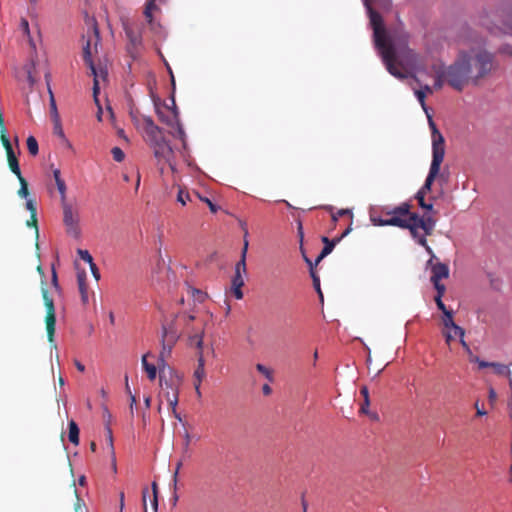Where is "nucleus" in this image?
<instances>
[{"instance_id": "f257e3e1", "label": "nucleus", "mask_w": 512, "mask_h": 512, "mask_svg": "<svg viewBox=\"0 0 512 512\" xmlns=\"http://www.w3.org/2000/svg\"><path fill=\"white\" fill-rule=\"evenodd\" d=\"M409 34L402 27L389 30V41L378 50L388 72L397 79L412 77L413 72L428 73L423 57L409 47Z\"/></svg>"}, {"instance_id": "f03ea898", "label": "nucleus", "mask_w": 512, "mask_h": 512, "mask_svg": "<svg viewBox=\"0 0 512 512\" xmlns=\"http://www.w3.org/2000/svg\"><path fill=\"white\" fill-rule=\"evenodd\" d=\"M411 205L407 202L394 207L392 210L383 211L386 218L371 216L373 224L378 226H396L403 229H409L412 237L419 245L432 255L433 251L428 245L426 236H430L436 225V220L431 216H419L410 212Z\"/></svg>"}, {"instance_id": "7ed1b4c3", "label": "nucleus", "mask_w": 512, "mask_h": 512, "mask_svg": "<svg viewBox=\"0 0 512 512\" xmlns=\"http://www.w3.org/2000/svg\"><path fill=\"white\" fill-rule=\"evenodd\" d=\"M430 129L432 137V162L430 165L429 173L426 177L424 185L416 194V199L421 208L431 211L433 205L426 203L425 195L431 191L433 182L437 177H441L440 168L445 156V140L441 132L438 130L434 121L430 119Z\"/></svg>"}, {"instance_id": "20e7f679", "label": "nucleus", "mask_w": 512, "mask_h": 512, "mask_svg": "<svg viewBox=\"0 0 512 512\" xmlns=\"http://www.w3.org/2000/svg\"><path fill=\"white\" fill-rule=\"evenodd\" d=\"M467 69L472 76V84L478 85L479 82L488 77L496 69L494 56L484 49H473L470 52L460 54Z\"/></svg>"}, {"instance_id": "39448f33", "label": "nucleus", "mask_w": 512, "mask_h": 512, "mask_svg": "<svg viewBox=\"0 0 512 512\" xmlns=\"http://www.w3.org/2000/svg\"><path fill=\"white\" fill-rule=\"evenodd\" d=\"M195 320V316L189 315L188 321L186 323V329L188 331V341L189 345L196 346L198 349L197 353V361L198 365L197 368L194 371V383L201 384L202 380L206 376L205 372V360L203 356V336L205 332V322L204 321H198L197 326L190 327V322Z\"/></svg>"}, {"instance_id": "423d86ee", "label": "nucleus", "mask_w": 512, "mask_h": 512, "mask_svg": "<svg viewBox=\"0 0 512 512\" xmlns=\"http://www.w3.org/2000/svg\"><path fill=\"white\" fill-rule=\"evenodd\" d=\"M93 39L95 40V47H97V44L100 40L99 38V31L96 26V23H93V35L89 36L88 40L83 46V59L86 63V65L89 67L91 74L94 76L93 81V96L95 99V102L98 103L97 95L99 93V78H102L103 80L107 77V71L103 68L97 69L95 64L92 60V50H91V44Z\"/></svg>"}, {"instance_id": "0eeeda50", "label": "nucleus", "mask_w": 512, "mask_h": 512, "mask_svg": "<svg viewBox=\"0 0 512 512\" xmlns=\"http://www.w3.org/2000/svg\"><path fill=\"white\" fill-rule=\"evenodd\" d=\"M444 70L446 72V82L457 91H462L465 86L472 83V76L469 73L471 71L467 69V65L461 55L452 65Z\"/></svg>"}, {"instance_id": "6e6552de", "label": "nucleus", "mask_w": 512, "mask_h": 512, "mask_svg": "<svg viewBox=\"0 0 512 512\" xmlns=\"http://www.w3.org/2000/svg\"><path fill=\"white\" fill-rule=\"evenodd\" d=\"M248 250V241L244 242V246L241 251L240 260L235 265L234 275L231 280V291L236 299L240 300L243 298V292L241 288L244 286V276L247 274L246 267V254Z\"/></svg>"}, {"instance_id": "1a4fd4ad", "label": "nucleus", "mask_w": 512, "mask_h": 512, "mask_svg": "<svg viewBox=\"0 0 512 512\" xmlns=\"http://www.w3.org/2000/svg\"><path fill=\"white\" fill-rule=\"evenodd\" d=\"M42 298L46 308L45 324L47 331L48 341L54 343L55 325H56V311L53 299L49 296L46 282L42 280L41 286Z\"/></svg>"}, {"instance_id": "9d476101", "label": "nucleus", "mask_w": 512, "mask_h": 512, "mask_svg": "<svg viewBox=\"0 0 512 512\" xmlns=\"http://www.w3.org/2000/svg\"><path fill=\"white\" fill-rule=\"evenodd\" d=\"M364 3L373 28L375 46L379 49L389 41V31H386L381 15L370 6L368 0H365Z\"/></svg>"}, {"instance_id": "9b49d317", "label": "nucleus", "mask_w": 512, "mask_h": 512, "mask_svg": "<svg viewBox=\"0 0 512 512\" xmlns=\"http://www.w3.org/2000/svg\"><path fill=\"white\" fill-rule=\"evenodd\" d=\"M150 147L153 149L154 156L159 163H167L172 171L175 170V165L173 162L174 151L166 138L157 142V144H152Z\"/></svg>"}, {"instance_id": "f8f14e48", "label": "nucleus", "mask_w": 512, "mask_h": 512, "mask_svg": "<svg viewBox=\"0 0 512 512\" xmlns=\"http://www.w3.org/2000/svg\"><path fill=\"white\" fill-rule=\"evenodd\" d=\"M63 209V222L66 226L67 233L72 236H78L79 234V216L78 213L73 209L72 205L68 202L61 203Z\"/></svg>"}, {"instance_id": "ddd939ff", "label": "nucleus", "mask_w": 512, "mask_h": 512, "mask_svg": "<svg viewBox=\"0 0 512 512\" xmlns=\"http://www.w3.org/2000/svg\"><path fill=\"white\" fill-rule=\"evenodd\" d=\"M142 120L143 128L141 131L144 133V139L149 146L157 144L165 138L163 130L154 123L152 118H143Z\"/></svg>"}, {"instance_id": "4468645a", "label": "nucleus", "mask_w": 512, "mask_h": 512, "mask_svg": "<svg viewBox=\"0 0 512 512\" xmlns=\"http://www.w3.org/2000/svg\"><path fill=\"white\" fill-rule=\"evenodd\" d=\"M172 104V108L167 105L160 106L157 103L155 104L156 114L159 120L170 127H174V124H177V121L179 120L174 99H172Z\"/></svg>"}, {"instance_id": "2eb2a0df", "label": "nucleus", "mask_w": 512, "mask_h": 512, "mask_svg": "<svg viewBox=\"0 0 512 512\" xmlns=\"http://www.w3.org/2000/svg\"><path fill=\"white\" fill-rule=\"evenodd\" d=\"M0 140H1V143L6 151L8 166H9L11 172L13 174H15L16 177H20V175H22V173L20 170L19 161L13 151L11 142H10L9 138L7 137L6 133L0 134Z\"/></svg>"}, {"instance_id": "dca6fc26", "label": "nucleus", "mask_w": 512, "mask_h": 512, "mask_svg": "<svg viewBox=\"0 0 512 512\" xmlns=\"http://www.w3.org/2000/svg\"><path fill=\"white\" fill-rule=\"evenodd\" d=\"M350 231H351V228H350V227H348V228H347V229H346V230L341 234V236H340V237H338V238H336V239H334V240H329V238H328V237H325V236H324V237H322V242L324 243V247H323V249H322L321 253L317 256V258H316V260H315V263H314V264H315V265H317L318 263H320V261H321L323 258H325L327 255H329V254L333 251V249H334V247H335L336 243H338V242H339V241H341L345 236H347V235L350 233Z\"/></svg>"}, {"instance_id": "f3484780", "label": "nucleus", "mask_w": 512, "mask_h": 512, "mask_svg": "<svg viewBox=\"0 0 512 512\" xmlns=\"http://www.w3.org/2000/svg\"><path fill=\"white\" fill-rule=\"evenodd\" d=\"M177 340L176 332L168 329L165 325L162 327V352L160 353V359L164 361V353H170L172 346Z\"/></svg>"}, {"instance_id": "a211bd4d", "label": "nucleus", "mask_w": 512, "mask_h": 512, "mask_svg": "<svg viewBox=\"0 0 512 512\" xmlns=\"http://www.w3.org/2000/svg\"><path fill=\"white\" fill-rule=\"evenodd\" d=\"M180 383H181V379L176 375H172V372H170V377H169V379H167L165 372L160 371L159 384L164 392L167 390L172 391V387L175 386V392L179 393Z\"/></svg>"}, {"instance_id": "6ab92c4d", "label": "nucleus", "mask_w": 512, "mask_h": 512, "mask_svg": "<svg viewBox=\"0 0 512 512\" xmlns=\"http://www.w3.org/2000/svg\"><path fill=\"white\" fill-rule=\"evenodd\" d=\"M449 276V268L444 263H437L432 267V282H438L441 279L447 278Z\"/></svg>"}, {"instance_id": "aec40b11", "label": "nucleus", "mask_w": 512, "mask_h": 512, "mask_svg": "<svg viewBox=\"0 0 512 512\" xmlns=\"http://www.w3.org/2000/svg\"><path fill=\"white\" fill-rule=\"evenodd\" d=\"M432 70L434 72L435 77L434 88L436 90H440L443 87L444 82L446 81V72L443 69V67L438 64H433Z\"/></svg>"}, {"instance_id": "412c9836", "label": "nucleus", "mask_w": 512, "mask_h": 512, "mask_svg": "<svg viewBox=\"0 0 512 512\" xmlns=\"http://www.w3.org/2000/svg\"><path fill=\"white\" fill-rule=\"evenodd\" d=\"M53 176H54V180H55L58 192L60 194L61 203L67 202V197H66L67 187H66L65 181L61 178L60 170L55 169L53 171Z\"/></svg>"}, {"instance_id": "4be33fe9", "label": "nucleus", "mask_w": 512, "mask_h": 512, "mask_svg": "<svg viewBox=\"0 0 512 512\" xmlns=\"http://www.w3.org/2000/svg\"><path fill=\"white\" fill-rule=\"evenodd\" d=\"M78 288L81 295V301L86 305L89 301L88 285L86 283V274L83 272L77 276Z\"/></svg>"}, {"instance_id": "5701e85b", "label": "nucleus", "mask_w": 512, "mask_h": 512, "mask_svg": "<svg viewBox=\"0 0 512 512\" xmlns=\"http://www.w3.org/2000/svg\"><path fill=\"white\" fill-rule=\"evenodd\" d=\"M151 356L150 353H146L142 356V367L144 369V371L147 373V377L149 378V380L153 381L155 380L156 376H157V368L154 364H150L148 363L147 361V358Z\"/></svg>"}, {"instance_id": "b1692460", "label": "nucleus", "mask_w": 512, "mask_h": 512, "mask_svg": "<svg viewBox=\"0 0 512 512\" xmlns=\"http://www.w3.org/2000/svg\"><path fill=\"white\" fill-rule=\"evenodd\" d=\"M68 428H69V432H68L69 441L74 445H78L79 444V427H78L77 423L74 420L69 421Z\"/></svg>"}, {"instance_id": "393cba45", "label": "nucleus", "mask_w": 512, "mask_h": 512, "mask_svg": "<svg viewBox=\"0 0 512 512\" xmlns=\"http://www.w3.org/2000/svg\"><path fill=\"white\" fill-rule=\"evenodd\" d=\"M178 392H175V386L172 387V395H169V392H165V398L168 402L169 407L171 408L174 416L180 419L179 415L176 412V407L178 404Z\"/></svg>"}, {"instance_id": "a878e982", "label": "nucleus", "mask_w": 512, "mask_h": 512, "mask_svg": "<svg viewBox=\"0 0 512 512\" xmlns=\"http://www.w3.org/2000/svg\"><path fill=\"white\" fill-rule=\"evenodd\" d=\"M194 198L193 192L190 193L186 189L179 187L177 192V201L182 205H186L187 202H192Z\"/></svg>"}, {"instance_id": "bb28decb", "label": "nucleus", "mask_w": 512, "mask_h": 512, "mask_svg": "<svg viewBox=\"0 0 512 512\" xmlns=\"http://www.w3.org/2000/svg\"><path fill=\"white\" fill-rule=\"evenodd\" d=\"M130 117H131L133 124L135 125V127L138 130H142V128H143V120H142L143 118H151L150 116L142 115L138 111H133V110L130 111Z\"/></svg>"}, {"instance_id": "cd10ccee", "label": "nucleus", "mask_w": 512, "mask_h": 512, "mask_svg": "<svg viewBox=\"0 0 512 512\" xmlns=\"http://www.w3.org/2000/svg\"><path fill=\"white\" fill-rule=\"evenodd\" d=\"M157 9V6L155 5V2L149 0L146 3L145 9H144V16L147 20V22L151 25L153 23V11Z\"/></svg>"}, {"instance_id": "c85d7f7f", "label": "nucleus", "mask_w": 512, "mask_h": 512, "mask_svg": "<svg viewBox=\"0 0 512 512\" xmlns=\"http://www.w3.org/2000/svg\"><path fill=\"white\" fill-rule=\"evenodd\" d=\"M305 261H306V263L310 267V273H311V277L313 279V286L317 290V292L319 293L320 297H322V292H321V289H320V280H319V277L316 276L315 272L313 271V263L307 257H305Z\"/></svg>"}, {"instance_id": "c756f323", "label": "nucleus", "mask_w": 512, "mask_h": 512, "mask_svg": "<svg viewBox=\"0 0 512 512\" xmlns=\"http://www.w3.org/2000/svg\"><path fill=\"white\" fill-rule=\"evenodd\" d=\"M48 92H49V96H50L51 115H52L53 121L54 122H58L59 114H58V111H57L56 101H55L53 92H52V90H51L49 85H48Z\"/></svg>"}, {"instance_id": "7c9ffc66", "label": "nucleus", "mask_w": 512, "mask_h": 512, "mask_svg": "<svg viewBox=\"0 0 512 512\" xmlns=\"http://www.w3.org/2000/svg\"><path fill=\"white\" fill-rule=\"evenodd\" d=\"M17 178L20 183V188H19L17 194L21 198H27L29 195L28 182L22 175H20V177H17Z\"/></svg>"}, {"instance_id": "2f4dec72", "label": "nucleus", "mask_w": 512, "mask_h": 512, "mask_svg": "<svg viewBox=\"0 0 512 512\" xmlns=\"http://www.w3.org/2000/svg\"><path fill=\"white\" fill-rule=\"evenodd\" d=\"M171 128L174 129L171 132V134L174 137L180 139L183 142V144H185V137H186V135H185V131H184L182 125L180 124V121L178 120L177 124H174V127H171Z\"/></svg>"}, {"instance_id": "473e14b6", "label": "nucleus", "mask_w": 512, "mask_h": 512, "mask_svg": "<svg viewBox=\"0 0 512 512\" xmlns=\"http://www.w3.org/2000/svg\"><path fill=\"white\" fill-rule=\"evenodd\" d=\"M27 148L31 155L35 156L38 154L39 148H38V142L33 136H29L27 138Z\"/></svg>"}, {"instance_id": "72a5a7b5", "label": "nucleus", "mask_w": 512, "mask_h": 512, "mask_svg": "<svg viewBox=\"0 0 512 512\" xmlns=\"http://www.w3.org/2000/svg\"><path fill=\"white\" fill-rule=\"evenodd\" d=\"M491 368H493L495 373L498 375H506L507 377L511 376V371L504 364L493 362V365L491 366Z\"/></svg>"}, {"instance_id": "f704fd0d", "label": "nucleus", "mask_w": 512, "mask_h": 512, "mask_svg": "<svg viewBox=\"0 0 512 512\" xmlns=\"http://www.w3.org/2000/svg\"><path fill=\"white\" fill-rule=\"evenodd\" d=\"M193 195L195 198H198L200 201L206 203L212 213H216L218 208L217 206L207 197L201 196L198 192L193 191Z\"/></svg>"}, {"instance_id": "c9c22d12", "label": "nucleus", "mask_w": 512, "mask_h": 512, "mask_svg": "<svg viewBox=\"0 0 512 512\" xmlns=\"http://www.w3.org/2000/svg\"><path fill=\"white\" fill-rule=\"evenodd\" d=\"M443 315V325L445 326V328L453 329L457 325L453 320V312L450 310L448 312H445Z\"/></svg>"}, {"instance_id": "e433bc0d", "label": "nucleus", "mask_w": 512, "mask_h": 512, "mask_svg": "<svg viewBox=\"0 0 512 512\" xmlns=\"http://www.w3.org/2000/svg\"><path fill=\"white\" fill-rule=\"evenodd\" d=\"M415 96L417 97L418 101L420 102L423 110L427 113L428 116V122L430 123V118H432L430 115H428V111L425 104V92L424 90H415ZM433 121V119H431Z\"/></svg>"}, {"instance_id": "4c0bfd02", "label": "nucleus", "mask_w": 512, "mask_h": 512, "mask_svg": "<svg viewBox=\"0 0 512 512\" xmlns=\"http://www.w3.org/2000/svg\"><path fill=\"white\" fill-rule=\"evenodd\" d=\"M369 405L370 404H366V400H364L363 404L361 405V408H360V413L368 415L370 417V419L377 421L379 419L378 414L375 412H370Z\"/></svg>"}, {"instance_id": "58836bf2", "label": "nucleus", "mask_w": 512, "mask_h": 512, "mask_svg": "<svg viewBox=\"0 0 512 512\" xmlns=\"http://www.w3.org/2000/svg\"><path fill=\"white\" fill-rule=\"evenodd\" d=\"M256 369L258 372H260L262 375L265 376L269 381H273V372L264 366L263 364H257Z\"/></svg>"}, {"instance_id": "ea45409f", "label": "nucleus", "mask_w": 512, "mask_h": 512, "mask_svg": "<svg viewBox=\"0 0 512 512\" xmlns=\"http://www.w3.org/2000/svg\"><path fill=\"white\" fill-rule=\"evenodd\" d=\"M111 153H112L113 159L116 162H122L125 158L124 152L119 147L112 148Z\"/></svg>"}, {"instance_id": "a19ab883", "label": "nucleus", "mask_w": 512, "mask_h": 512, "mask_svg": "<svg viewBox=\"0 0 512 512\" xmlns=\"http://www.w3.org/2000/svg\"><path fill=\"white\" fill-rule=\"evenodd\" d=\"M126 35L133 46H137L141 43V39L131 29H126Z\"/></svg>"}, {"instance_id": "79ce46f5", "label": "nucleus", "mask_w": 512, "mask_h": 512, "mask_svg": "<svg viewBox=\"0 0 512 512\" xmlns=\"http://www.w3.org/2000/svg\"><path fill=\"white\" fill-rule=\"evenodd\" d=\"M26 225L35 229L36 238L39 237L38 220L37 215H30V219L27 220Z\"/></svg>"}, {"instance_id": "37998d69", "label": "nucleus", "mask_w": 512, "mask_h": 512, "mask_svg": "<svg viewBox=\"0 0 512 512\" xmlns=\"http://www.w3.org/2000/svg\"><path fill=\"white\" fill-rule=\"evenodd\" d=\"M78 255H79L80 259L87 262L89 264V266L94 263L93 258L88 250L79 249Z\"/></svg>"}, {"instance_id": "c03bdc74", "label": "nucleus", "mask_w": 512, "mask_h": 512, "mask_svg": "<svg viewBox=\"0 0 512 512\" xmlns=\"http://www.w3.org/2000/svg\"><path fill=\"white\" fill-rule=\"evenodd\" d=\"M108 442H109L111 455H112L113 470L116 471V458H115V452H114V447H113L112 431L110 429H108Z\"/></svg>"}, {"instance_id": "a18cd8bd", "label": "nucleus", "mask_w": 512, "mask_h": 512, "mask_svg": "<svg viewBox=\"0 0 512 512\" xmlns=\"http://www.w3.org/2000/svg\"><path fill=\"white\" fill-rule=\"evenodd\" d=\"M189 292L192 293V296L194 298L195 301H198V302H203L206 298V294L203 293L202 291L200 290H197V289H194V288H189Z\"/></svg>"}, {"instance_id": "49530a36", "label": "nucleus", "mask_w": 512, "mask_h": 512, "mask_svg": "<svg viewBox=\"0 0 512 512\" xmlns=\"http://www.w3.org/2000/svg\"><path fill=\"white\" fill-rule=\"evenodd\" d=\"M75 495H76V502L74 504L75 512H80L82 510H85L86 509L85 502L79 497L76 489H75Z\"/></svg>"}, {"instance_id": "de8ad7c7", "label": "nucleus", "mask_w": 512, "mask_h": 512, "mask_svg": "<svg viewBox=\"0 0 512 512\" xmlns=\"http://www.w3.org/2000/svg\"><path fill=\"white\" fill-rule=\"evenodd\" d=\"M26 209L30 212V215H37L36 202L33 199L26 201Z\"/></svg>"}, {"instance_id": "09e8293b", "label": "nucleus", "mask_w": 512, "mask_h": 512, "mask_svg": "<svg viewBox=\"0 0 512 512\" xmlns=\"http://www.w3.org/2000/svg\"><path fill=\"white\" fill-rule=\"evenodd\" d=\"M436 291H437V295L436 296H440V297H443L444 293H445V286L443 284L440 283V281L438 282H432Z\"/></svg>"}, {"instance_id": "8fccbe9b", "label": "nucleus", "mask_w": 512, "mask_h": 512, "mask_svg": "<svg viewBox=\"0 0 512 512\" xmlns=\"http://www.w3.org/2000/svg\"><path fill=\"white\" fill-rule=\"evenodd\" d=\"M435 303L438 307L439 310L442 311V313L444 314L445 312H448L449 310L446 308L445 304L443 303L442 301V297L440 296H435Z\"/></svg>"}, {"instance_id": "3c124183", "label": "nucleus", "mask_w": 512, "mask_h": 512, "mask_svg": "<svg viewBox=\"0 0 512 512\" xmlns=\"http://www.w3.org/2000/svg\"><path fill=\"white\" fill-rule=\"evenodd\" d=\"M471 361L477 362L479 365V368H487V367H491L493 365V362L483 361V360H480L478 357H474L473 359H471Z\"/></svg>"}, {"instance_id": "603ef678", "label": "nucleus", "mask_w": 512, "mask_h": 512, "mask_svg": "<svg viewBox=\"0 0 512 512\" xmlns=\"http://www.w3.org/2000/svg\"><path fill=\"white\" fill-rule=\"evenodd\" d=\"M360 394L363 397V400H366V404H370L369 390L366 386L361 387Z\"/></svg>"}, {"instance_id": "864d4df0", "label": "nucleus", "mask_w": 512, "mask_h": 512, "mask_svg": "<svg viewBox=\"0 0 512 512\" xmlns=\"http://www.w3.org/2000/svg\"><path fill=\"white\" fill-rule=\"evenodd\" d=\"M20 27H21V29L23 30V32H24L27 36H29V34H30V30H29V23H28V21H27L25 18H22V19H21Z\"/></svg>"}, {"instance_id": "5fc2aeb1", "label": "nucleus", "mask_w": 512, "mask_h": 512, "mask_svg": "<svg viewBox=\"0 0 512 512\" xmlns=\"http://www.w3.org/2000/svg\"><path fill=\"white\" fill-rule=\"evenodd\" d=\"M344 215H350V217L352 218V213L349 210L342 209V210L338 211L337 215H332L333 221H337L338 216H344Z\"/></svg>"}, {"instance_id": "6e6d98bb", "label": "nucleus", "mask_w": 512, "mask_h": 512, "mask_svg": "<svg viewBox=\"0 0 512 512\" xmlns=\"http://www.w3.org/2000/svg\"><path fill=\"white\" fill-rule=\"evenodd\" d=\"M453 331H454L455 336H458L459 338H463L465 336V330L458 325H456L453 328Z\"/></svg>"}, {"instance_id": "4d7b16f0", "label": "nucleus", "mask_w": 512, "mask_h": 512, "mask_svg": "<svg viewBox=\"0 0 512 512\" xmlns=\"http://www.w3.org/2000/svg\"><path fill=\"white\" fill-rule=\"evenodd\" d=\"M54 132L55 134L59 135V136H64V133H63V130H62V127H61V124H60V118L58 119V122H54Z\"/></svg>"}, {"instance_id": "13d9d810", "label": "nucleus", "mask_w": 512, "mask_h": 512, "mask_svg": "<svg viewBox=\"0 0 512 512\" xmlns=\"http://www.w3.org/2000/svg\"><path fill=\"white\" fill-rule=\"evenodd\" d=\"M90 269H91V272H92L93 276L95 277V279L99 280L100 272H99V269L97 268L96 264L95 263L91 264Z\"/></svg>"}, {"instance_id": "bf43d9fd", "label": "nucleus", "mask_w": 512, "mask_h": 512, "mask_svg": "<svg viewBox=\"0 0 512 512\" xmlns=\"http://www.w3.org/2000/svg\"><path fill=\"white\" fill-rule=\"evenodd\" d=\"M181 467H182V462H181V461H179V462L177 463V465H176V469H175V472H174V474H173V482H174V485H175V486H176V483H177L178 473H179V471H180Z\"/></svg>"}, {"instance_id": "052dcab7", "label": "nucleus", "mask_w": 512, "mask_h": 512, "mask_svg": "<svg viewBox=\"0 0 512 512\" xmlns=\"http://www.w3.org/2000/svg\"><path fill=\"white\" fill-rule=\"evenodd\" d=\"M500 52L503 53V54H507V55L512 56V46L511 45H503L500 48Z\"/></svg>"}, {"instance_id": "680f3d73", "label": "nucleus", "mask_w": 512, "mask_h": 512, "mask_svg": "<svg viewBox=\"0 0 512 512\" xmlns=\"http://www.w3.org/2000/svg\"><path fill=\"white\" fill-rule=\"evenodd\" d=\"M475 408H476V415L477 416H484L487 414L486 410L479 407V401L475 402Z\"/></svg>"}, {"instance_id": "e2e57ef3", "label": "nucleus", "mask_w": 512, "mask_h": 512, "mask_svg": "<svg viewBox=\"0 0 512 512\" xmlns=\"http://www.w3.org/2000/svg\"><path fill=\"white\" fill-rule=\"evenodd\" d=\"M505 30L512 33V16L504 22Z\"/></svg>"}, {"instance_id": "0e129e2a", "label": "nucleus", "mask_w": 512, "mask_h": 512, "mask_svg": "<svg viewBox=\"0 0 512 512\" xmlns=\"http://www.w3.org/2000/svg\"><path fill=\"white\" fill-rule=\"evenodd\" d=\"M488 398H489V401H490L491 403H493V402L496 400V398H497V394H496V392H495V390H494L493 388H490V389H489Z\"/></svg>"}, {"instance_id": "69168bd1", "label": "nucleus", "mask_w": 512, "mask_h": 512, "mask_svg": "<svg viewBox=\"0 0 512 512\" xmlns=\"http://www.w3.org/2000/svg\"><path fill=\"white\" fill-rule=\"evenodd\" d=\"M52 285L55 287V288H58V279H57V274H56V271L53 270L52 271Z\"/></svg>"}, {"instance_id": "338daca9", "label": "nucleus", "mask_w": 512, "mask_h": 512, "mask_svg": "<svg viewBox=\"0 0 512 512\" xmlns=\"http://www.w3.org/2000/svg\"><path fill=\"white\" fill-rule=\"evenodd\" d=\"M262 392L264 395H270L272 392V389L268 384H264L262 387Z\"/></svg>"}, {"instance_id": "774afa93", "label": "nucleus", "mask_w": 512, "mask_h": 512, "mask_svg": "<svg viewBox=\"0 0 512 512\" xmlns=\"http://www.w3.org/2000/svg\"><path fill=\"white\" fill-rule=\"evenodd\" d=\"M74 364H75V366H76L78 371H80V372H84L85 371V366L81 362H79L78 360H75Z\"/></svg>"}]
</instances>
